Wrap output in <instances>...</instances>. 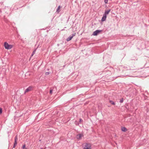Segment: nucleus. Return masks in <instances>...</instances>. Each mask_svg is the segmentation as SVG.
<instances>
[{
    "mask_svg": "<svg viewBox=\"0 0 149 149\" xmlns=\"http://www.w3.org/2000/svg\"><path fill=\"white\" fill-rule=\"evenodd\" d=\"M76 34V33H72L71 35L66 40L67 41H69L70 40H71L73 38V37L74 36H75Z\"/></svg>",
    "mask_w": 149,
    "mask_h": 149,
    "instance_id": "20e7f679",
    "label": "nucleus"
},
{
    "mask_svg": "<svg viewBox=\"0 0 149 149\" xmlns=\"http://www.w3.org/2000/svg\"><path fill=\"white\" fill-rule=\"evenodd\" d=\"M107 18V16L106 15H103V16L102 17V19H101V21L102 22H104L105 21L106 19Z\"/></svg>",
    "mask_w": 149,
    "mask_h": 149,
    "instance_id": "0eeeda50",
    "label": "nucleus"
},
{
    "mask_svg": "<svg viewBox=\"0 0 149 149\" xmlns=\"http://www.w3.org/2000/svg\"><path fill=\"white\" fill-rule=\"evenodd\" d=\"M17 135L15 137V142H14V144L17 145Z\"/></svg>",
    "mask_w": 149,
    "mask_h": 149,
    "instance_id": "1a4fd4ad",
    "label": "nucleus"
},
{
    "mask_svg": "<svg viewBox=\"0 0 149 149\" xmlns=\"http://www.w3.org/2000/svg\"><path fill=\"white\" fill-rule=\"evenodd\" d=\"M121 130L123 132H126L127 131V129L125 127H123L121 128Z\"/></svg>",
    "mask_w": 149,
    "mask_h": 149,
    "instance_id": "9d476101",
    "label": "nucleus"
},
{
    "mask_svg": "<svg viewBox=\"0 0 149 149\" xmlns=\"http://www.w3.org/2000/svg\"><path fill=\"white\" fill-rule=\"evenodd\" d=\"M18 120H19V119H18V116H14V120H15V121H18Z\"/></svg>",
    "mask_w": 149,
    "mask_h": 149,
    "instance_id": "f8f14e48",
    "label": "nucleus"
},
{
    "mask_svg": "<svg viewBox=\"0 0 149 149\" xmlns=\"http://www.w3.org/2000/svg\"><path fill=\"white\" fill-rule=\"evenodd\" d=\"M40 149H43V148H41Z\"/></svg>",
    "mask_w": 149,
    "mask_h": 149,
    "instance_id": "393cba45",
    "label": "nucleus"
},
{
    "mask_svg": "<svg viewBox=\"0 0 149 149\" xmlns=\"http://www.w3.org/2000/svg\"><path fill=\"white\" fill-rule=\"evenodd\" d=\"M82 147L84 149H91V146L90 143H85L82 144Z\"/></svg>",
    "mask_w": 149,
    "mask_h": 149,
    "instance_id": "f257e3e1",
    "label": "nucleus"
},
{
    "mask_svg": "<svg viewBox=\"0 0 149 149\" xmlns=\"http://www.w3.org/2000/svg\"><path fill=\"white\" fill-rule=\"evenodd\" d=\"M84 135L82 134H79L77 135L76 138L78 139H80Z\"/></svg>",
    "mask_w": 149,
    "mask_h": 149,
    "instance_id": "423d86ee",
    "label": "nucleus"
},
{
    "mask_svg": "<svg viewBox=\"0 0 149 149\" xmlns=\"http://www.w3.org/2000/svg\"><path fill=\"white\" fill-rule=\"evenodd\" d=\"M51 72H47L45 73V74L46 75H48L50 74Z\"/></svg>",
    "mask_w": 149,
    "mask_h": 149,
    "instance_id": "6ab92c4d",
    "label": "nucleus"
},
{
    "mask_svg": "<svg viewBox=\"0 0 149 149\" xmlns=\"http://www.w3.org/2000/svg\"><path fill=\"white\" fill-rule=\"evenodd\" d=\"M111 10L110 9H109L108 10H105L104 14L105 15L107 16V15L109 14V13Z\"/></svg>",
    "mask_w": 149,
    "mask_h": 149,
    "instance_id": "6e6552de",
    "label": "nucleus"
},
{
    "mask_svg": "<svg viewBox=\"0 0 149 149\" xmlns=\"http://www.w3.org/2000/svg\"><path fill=\"white\" fill-rule=\"evenodd\" d=\"M17 145H16V144H14V145H13V148H15V146H16Z\"/></svg>",
    "mask_w": 149,
    "mask_h": 149,
    "instance_id": "b1692460",
    "label": "nucleus"
},
{
    "mask_svg": "<svg viewBox=\"0 0 149 149\" xmlns=\"http://www.w3.org/2000/svg\"><path fill=\"white\" fill-rule=\"evenodd\" d=\"M2 109L1 108H0V114L2 113Z\"/></svg>",
    "mask_w": 149,
    "mask_h": 149,
    "instance_id": "4be33fe9",
    "label": "nucleus"
},
{
    "mask_svg": "<svg viewBox=\"0 0 149 149\" xmlns=\"http://www.w3.org/2000/svg\"><path fill=\"white\" fill-rule=\"evenodd\" d=\"M26 145L25 144H24V145L22 146V148L23 149H27L26 148H25Z\"/></svg>",
    "mask_w": 149,
    "mask_h": 149,
    "instance_id": "dca6fc26",
    "label": "nucleus"
},
{
    "mask_svg": "<svg viewBox=\"0 0 149 149\" xmlns=\"http://www.w3.org/2000/svg\"><path fill=\"white\" fill-rule=\"evenodd\" d=\"M36 49H37V48H36V49H35L34 50L33 52V53L31 55V56H33V55L35 54Z\"/></svg>",
    "mask_w": 149,
    "mask_h": 149,
    "instance_id": "4468645a",
    "label": "nucleus"
},
{
    "mask_svg": "<svg viewBox=\"0 0 149 149\" xmlns=\"http://www.w3.org/2000/svg\"><path fill=\"white\" fill-rule=\"evenodd\" d=\"M108 0H104V2L105 3H108Z\"/></svg>",
    "mask_w": 149,
    "mask_h": 149,
    "instance_id": "5701e85b",
    "label": "nucleus"
},
{
    "mask_svg": "<svg viewBox=\"0 0 149 149\" xmlns=\"http://www.w3.org/2000/svg\"><path fill=\"white\" fill-rule=\"evenodd\" d=\"M123 98H122L120 100V103H122L123 102Z\"/></svg>",
    "mask_w": 149,
    "mask_h": 149,
    "instance_id": "2eb2a0df",
    "label": "nucleus"
},
{
    "mask_svg": "<svg viewBox=\"0 0 149 149\" xmlns=\"http://www.w3.org/2000/svg\"><path fill=\"white\" fill-rule=\"evenodd\" d=\"M74 123L76 125H78L79 124V123H78L77 121H75Z\"/></svg>",
    "mask_w": 149,
    "mask_h": 149,
    "instance_id": "412c9836",
    "label": "nucleus"
},
{
    "mask_svg": "<svg viewBox=\"0 0 149 149\" xmlns=\"http://www.w3.org/2000/svg\"><path fill=\"white\" fill-rule=\"evenodd\" d=\"M61 8V7L60 6H59L58 8H57V10H56V12L57 13H59L60 11V8Z\"/></svg>",
    "mask_w": 149,
    "mask_h": 149,
    "instance_id": "9b49d317",
    "label": "nucleus"
},
{
    "mask_svg": "<svg viewBox=\"0 0 149 149\" xmlns=\"http://www.w3.org/2000/svg\"><path fill=\"white\" fill-rule=\"evenodd\" d=\"M109 102L110 104L113 105H115V103L112 100H109Z\"/></svg>",
    "mask_w": 149,
    "mask_h": 149,
    "instance_id": "ddd939ff",
    "label": "nucleus"
},
{
    "mask_svg": "<svg viewBox=\"0 0 149 149\" xmlns=\"http://www.w3.org/2000/svg\"><path fill=\"white\" fill-rule=\"evenodd\" d=\"M33 89V87L32 86H30L25 90L24 93H26L32 90Z\"/></svg>",
    "mask_w": 149,
    "mask_h": 149,
    "instance_id": "39448f33",
    "label": "nucleus"
},
{
    "mask_svg": "<svg viewBox=\"0 0 149 149\" xmlns=\"http://www.w3.org/2000/svg\"><path fill=\"white\" fill-rule=\"evenodd\" d=\"M82 121H83V120H82V119L81 118H80L79 123V124L80 123H81V122Z\"/></svg>",
    "mask_w": 149,
    "mask_h": 149,
    "instance_id": "a211bd4d",
    "label": "nucleus"
},
{
    "mask_svg": "<svg viewBox=\"0 0 149 149\" xmlns=\"http://www.w3.org/2000/svg\"><path fill=\"white\" fill-rule=\"evenodd\" d=\"M132 60H137V59L136 57H135L134 58H132Z\"/></svg>",
    "mask_w": 149,
    "mask_h": 149,
    "instance_id": "f3484780",
    "label": "nucleus"
},
{
    "mask_svg": "<svg viewBox=\"0 0 149 149\" xmlns=\"http://www.w3.org/2000/svg\"><path fill=\"white\" fill-rule=\"evenodd\" d=\"M103 31V30H97L93 32L92 35L94 36H96L99 34L101 33Z\"/></svg>",
    "mask_w": 149,
    "mask_h": 149,
    "instance_id": "7ed1b4c3",
    "label": "nucleus"
},
{
    "mask_svg": "<svg viewBox=\"0 0 149 149\" xmlns=\"http://www.w3.org/2000/svg\"><path fill=\"white\" fill-rule=\"evenodd\" d=\"M4 46L5 48L8 49H10L12 47V45L8 44L6 42H5Z\"/></svg>",
    "mask_w": 149,
    "mask_h": 149,
    "instance_id": "f03ea898",
    "label": "nucleus"
},
{
    "mask_svg": "<svg viewBox=\"0 0 149 149\" xmlns=\"http://www.w3.org/2000/svg\"><path fill=\"white\" fill-rule=\"evenodd\" d=\"M52 92H53V89H51V90L50 91V94H52Z\"/></svg>",
    "mask_w": 149,
    "mask_h": 149,
    "instance_id": "aec40b11",
    "label": "nucleus"
}]
</instances>
